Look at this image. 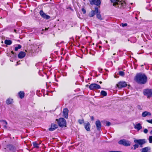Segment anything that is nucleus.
I'll use <instances>...</instances> for the list:
<instances>
[{"label": "nucleus", "instance_id": "1", "mask_svg": "<svg viewBox=\"0 0 152 152\" xmlns=\"http://www.w3.org/2000/svg\"><path fill=\"white\" fill-rule=\"evenodd\" d=\"M134 80L140 84H144L147 81V77L144 73H137L134 78Z\"/></svg>", "mask_w": 152, "mask_h": 152}, {"label": "nucleus", "instance_id": "2", "mask_svg": "<svg viewBox=\"0 0 152 152\" xmlns=\"http://www.w3.org/2000/svg\"><path fill=\"white\" fill-rule=\"evenodd\" d=\"M112 3H113V5L120 8L122 9L125 8L126 6V3L122 0H110Z\"/></svg>", "mask_w": 152, "mask_h": 152}, {"label": "nucleus", "instance_id": "3", "mask_svg": "<svg viewBox=\"0 0 152 152\" xmlns=\"http://www.w3.org/2000/svg\"><path fill=\"white\" fill-rule=\"evenodd\" d=\"M134 142L136 144L133 145L134 150H135L139 147V145H140L141 148L142 147V145L146 142L145 140L143 139H135L134 140Z\"/></svg>", "mask_w": 152, "mask_h": 152}, {"label": "nucleus", "instance_id": "4", "mask_svg": "<svg viewBox=\"0 0 152 152\" xmlns=\"http://www.w3.org/2000/svg\"><path fill=\"white\" fill-rule=\"evenodd\" d=\"M58 124L61 127L66 126V122L65 119L63 118H60L58 121Z\"/></svg>", "mask_w": 152, "mask_h": 152}, {"label": "nucleus", "instance_id": "5", "mask_svg": "<svg viewBox=\"0 0 152 152\" xmlns=\"http://www.w3.org/2000/svg\"><path fill=\"white\" fill-rule=\"evenodd\" d=\"M143 94L145 96H147L148 98L152 97V89H146L143 90Z\"/></svg>", "mask_w": 152, "mask_h": 152}, {"label": "nucleus", "instance_id": "6", "mask_svg": "<svg viewBox=\"0 0 152 152\" xmlns=\"http://www.w3.org/2000/svg\"><path fill=\"white\" fill-rule=\"evenodd\" d=\"M118 143L120 145H122L125 146H130L131 144L130 141L124 139L119 140Z\"/></svg>", "mask_w": 152, "mask_h": 152}, {"label": "nucleus", "instance_id": "7", "mask_svg": "<svg viewBox=\"0 0 152 152\" xmlns=\"http://www.w3.org/2000/svg\"><path fill=\"white\" fill-rule=\"evenodd\" d=\"M89 88L91 90H94L101 88L100 85L96 83H92L89 86Z\"/></svg>", "mask_w": 152, "mask_h": 152}, {"label": "nucleus", "instance_id": "8", "mask_svg": "<svg viewBox=\"0 0 152 152\" xmlns=\"http://www.w3.org/2000/svg\"><path fill=\"white\" fill-rule=\"evenodd\" d=\"M90 4L91 5L95 4L99 6L101 4L100 0H89Z\"/></svg>", "mask_w": 152, "mask_h": 152}, {"label": "nucleus", "instance_id": "9", "mask_svg": "<svg viewBox=\"0 0 152 152\" xmlns=\"http://www.w3.org/2000/svg\"><path fill=\"white\" fill-rule=\"evenodd\" d=\"M39 14L42 18L46 19H49L50 18V16L46 14L42 10L40 11Z\"/></svg>", "mask_w": 152, "mask_h": 152}, {"label": "nucleus", "instance_id": "10", "mask_svg": "<svg viewBox=\"0 0 152 152\" xmlns=\"http://www.w3.org/2000/svg\"><path fill=\"white\" fill-rule=\"evenodd\" d=\"M127 86L126 83L124 81L120 82L117 84V86L119 88L125 87Z\"/></svg>", "mask_w": 152, "mask_h": 152}, {"label": "nucleus", "instance_id": "11", "mask_svg": "<svg viewBox=\"0 0 152 152\" xmlns=\"http://www.w3.org/2000/svg\"><path fill=\"white\" fill-rule=\"evenodd\" d=\"M95 11H96V17L98 19L100 20H103V18L102 17L101 15L100 14V11L98 10L97 7H95Z\"/></svg>", "mask_w": 152, "mask_h": 152}, {"label": "nucleus", "instance_id": "12", "mask_svg": "<svg viewBox=\"0 0 152 152\" xmlns=\"http://www.w3.org/2000/svg\"><path fill=\"white\" fill-rule=\"evenodd\" d=\"M68 112L69 110L67 108H65L64 109L63 113L64 117L66 118H68Z\"/></svg>", "mask_w": 152, "mask_h": 152}, {"label": "nucleus", "instance_id": "13", "mask_svg": "<svg viewBox=\"0 0 152 152\" xmlns=\"http://www.w3.org/2000/svg\"><path fill=\"white\" fill-rule=\"evenodd\" d=\"M95 124L96 126V129L97 130L100 131L101 129V123L100 121L98 120L95 122Z\"/></svg>", "mask_w": 152, "mask_h": 152}, {"label": "nucleus", "instance_id": "14", "mask_svg": "<svg viewBox=\"0 0 152 152\" xmlns=\"http://www.w3.org/2000/svg\"><path fill=\"white\" fill-rule=\"evenodd\" d=\"M58 125L55 124H51V127L49 129V130L50 131H52L58 128Z\"/></svg>", "mask_w": 152, "mask_h": 152}, {"label": "nucleus", "instance_id": "15", "mask_svg": "<svg viewBox=\"0 0 152 152\" xmlns=\"http://www.w3.org/2000/svg\"><path fill=\"white\" fill-rule=\"evenodd\" d=\"M7 148L12 152H14L15 151V147L12 145H7Z\"/></svg>", "mask_w": 152, "mask_h": 152}, {"label": "nucleus", "instance_id": "16", "mask_svg": "<svg viewBox=\"0 0 152 152\" xmlns=\"http://www.w3.org/2000/svg\"><path fill=\"white\" fill-rule=\"evenodd\" d=\"M84 126L85 129L87 131L89 132L91 131V125L89 122H88L87 123H85Z\"/></svg>", "mask_w": 152, "mask_h": 152}, {"label": "nucleus", "instance_id": "17", "mask_svg": "<svg viewBox=\"0 0 152 152\" xmlns=\"http://www.w3.org/2000/svg\"><path fill=\"white\" fill-rule=\"evenodd\" d=\"M26 56V53L24 52H20L18 55V57L19 58H24Z\"/></svg>", "mask_w": 152, "mask_h": 152}, {"label": "nucleus", "instance_id": "18", "mask_svg": "<svg viewBox=\"0 0 152 152\" xmlns=\"http://www.w3.org/2000/svg\"><path fill=\"white\" fill-rule=\"evenodd\" d=\"M0 122L1 123H2V124L3 126V128L4 129H7V122L6 121L3 120H1L0 121Z\"/></svg>", "mask_w": 152, "mask_h": 152}, {"label": "nucleus", "instance_id": "19", "mask_svg": "<svg viewBox=\"0 0 152 152\" xmlns=\"http://www.w3.org/2000/svg\"><path fill=\"white\" fill-rule=\"evenodd\" d=\"M151 148L149 147H146L140 149V151L141 152H148L149 150H150Z\"/></svg>", "mask_w": 152, "mask_h": 152}, {"label": "nucleus", "instance_id": "20", "mask_svg": "<svg viewBox=\"0 0 152 152\" xmlns=\"http://www.w3.org/2000/svg\"><path fill=\"white\" fill-rule=\"evenodd\" d=\"M151 115V113L149 112L145 111L142 113V116L143 117H145L147 115L150 116Z\"/></svg>", "mask_w": 152, "mask_h": 152}, {"label": "nucleus", "instance_id": "21", "mask_svg": "<svg viewBox=\"0 0 152 152\" xmlns=\"http://www.w3.org/2000/svg\"><path fill=\"white\" fill-rule=\"evenodd\" d=\"M13 102V101L12 99L10 98H9L7 99L6 101V104L7 105L11 104Z\"/></svg>", "mask_w": 152, "mask_h": 152}, {"label": "nucleus", "instance_id": "22", "mask_svg": "<svg viewBox=\"0 0 152 152\" xmlns=\"http://www.w3.org/2000/svg\"><path fill=\"white\" fill-rule=\"evenodd\" d=\"M18 94L20 99H23L24 97L25 93L23 91H20L18 93Z\"/></svg>", "mask_w": 152, "mask_h": 152}, {"label": "nucleus", "instance_id": "23", "mask_svg": "<svg viewBox=\"0 0 152 152\" xmlns=\"http://www.w3.org/2000/svg\"><path fill=\"white\" fill-rule=\"evenodd\" d=\"M134 128L139 131L142 129V127L140 124V123H138L135 126Z\"/></svg>", "mask_w": 152, "mask_h": 152}, {"label": "nucleus", "instance_id": "24", "mask_svg": "<svg viewBox=\"0 0 152 152\" xmlns=\"http://www.w3.org/2000/svg\"><path fill=\"white\" fill-rule=\"evenodd\" d=\"M96 13V12L95 9V10H92L89 14V16L90 17H93L94 15Z\"/></svg>", "mask_w": 152, "mask_h": 152}, {"label": "nucleus", "instance_id": "25", "mask_svg": "<svg viewBox=\"0 0 152 152\" xmlns=\"http://www.w3.org/2000/svg\"><path fill=\"white\" fill-rule=\"evenodd\" d=\"M12 41L10 40H6L4 41V43L7 45H10L12 43Z\"/></svg>", "mask_w": 152, "mask_h": 152}, {"label": "nucleus", "instance_id": "26", "mask_svg": "<svg viewBox=\"0 0 152 152\" xmlns=\"http://www.w3.org/2000/svg\"><path fill=\"white\" fill-rule=\"evenodd\" d=\"M32 144L34 148H39V144L36 142H33Z\"/></svg>", "mask_w": 152, "mask_h": 152}, {"label": "nucleus", "instance_id": "27", "mask_svg": "<svg viewBox=\"0 0 152 152\" xmlns=\"http://www.w3.org/2000/svg\"><path fill=\"white\" fill-rule=\"evenodd\" d=\"M101 95L103 96H106L107 95V93L105 91H102L100 93Z\"/></svg>", "mask_w": 152, "mask_h": 152}, {"label": "nucleus", "instance_id": "28", "mask_svg": "<svg viewBox=\"0 0 152 152\" xmlns=\"http://www.w3.org/2000/svg\"><path fill=\"white\" fill-rule=\"evenodd\" d=\"M21 48V46L20 45H18V46L16 47L15 48V51H17L18 50Z\"/></svg>", "mask_w": 152, "mask_h": 152}, {"label": "nucleus", "instance_id": "29", "mask_svg": "<svg viewBox=\"0 0 152 152\" xmlns=\"http://www.w3.org/2000/svg\"><path fill=\"white\" fill-rule=\"evenodd\" d=\"M118 73L119 75L121 76H124L125 75L124 72L123 71H119Z\"/></svg>", "mask_w": 152, "mask_h": 152}, {"label": "nucleus", "instance_id": "30", "mask_svg": "<svg viewBox=\"0 0 152 152\" xmlns=\"http://www.w3.org/2000/svg\"><path fill=\"white\" fill-rule=\"evenodd\" d=\"M78 122L80 124H82L84 123V121L83 119H79L78 120Z\"/></svg>", "mask_w": 152, "mask_h": 152}, {"label": "nucleus", "instance_id": "31", "mask_svg": "<svg viewBox=\"0 0 152 152\" xmlns=\"http://www.w3.org/2000/svg\"><path fill=\"white\" fill-rule=\"evenodd\" d=\"M149 142L150 143L152 142V136H150L149 138Z\"/></svg>", "mask_w": 152, "mask_h": 152}, {"label": "nucleus", "instance_id": "32", "mask_svg": "<svg viewBox=\"0 0 152 152\" xmlns=\"http://www.w3.org/2000/svg\"><path fill=\"white\" fill-rule=\"evenodd\" d=\"M130 39H131V40H132V39H134V40L133 42H132V41H131V42H132L134 43V42H136V38H135V37H132Z\"/></svg>", "mask_w": 152, "mask_h": 152}, {"label": "nucleus", "instance_id": "33", "mask_svg": "<svg viewBox=\"0 0 152 152\" xmlns=\"http://www.w3.org/2000/svg\"><path fill=\"white\" fill-rule=\"evenodd\" d=\"M127 25V24L126 23H122L121 24V26L122 27L126 26Z\"/></svg>", "mask_w": 152, "mask_h": 152}, {"label": "nucleus", "instance_id": "34", "mask_svg": "<svg viewBox=\"0 0 152 152\" xmlns=\"http://www.w3.org/2000/svg\"><path fill=\"white\" fill-rule=\"evenodd\" d=\"M111 124V123L109 121H107L106 122V126H110Z\"/></svg>", "mask_w": 152, "mask_h": 152}, {"label": "nucleus", "instance_id": "35", "mask_svg": "<svg viewBox=\"0 0 152 152\" xmlns=\"http://www.w3.org/2000/svg\"><path fill=\"white\" fill-rule=\"evenodd\" d=\"M82 11L83 12L84 14H85L86 12V11L84 8L82 9Z\"/></svg>", "mask_w": 152, "mask_h": 152}, {"label": "nucleus", "instance_id": "36", "mask_svg": "<svg viewBox=\"0 0 152 152\" xmlns=\"http://www.w3.org/2000/svg\"><path fill=\"white\" fill-rule=\"evenodd\" d=\"M146 121L148 123L152 124V119L150 120H148Z\"/></svg>", "mask_w": 152, "mask_h": 152}, {"label": "nucleus", "instance_id": "37", "mask_svg": "<svg viewBox=\"0 0 152 152\" xmlns=\"http://www.w3.org/2000/svg\"><path fill=\"white\" fill-rule=\"evenodd\" d=\"M11 53L13 55L12 56V57H14L15 56V54L13 52V51H12L11 52Z\"/></svg>", "mask_w": 152, "mask_h": 152}, {"label": "nucleus", "instance_id": "38", "mask_svg": "<svg viewBox=\"0 0 152 152\" xmlns=\"http://www.w3.org/2000/svg\"><path fill=\"white\" fill-rule=\"evenodd\" d=\"M143 132L145 133L146 134L148 132V130L147 129H144Z\"/></svg>", "mask_w": 152, "mask_h": 152}, {"label": "nucleus", "instance_id": "39", "mask_svg": "<svg viewBox=\"0 0 152 152\" xmlns=\"http://www.w3.org/2000/svg\"><path fill=\"white\" fill-rule=\"evenodd\" d=\"M109 152H122L120 151H109Z\"/></svg>", "mask_w": 152, "mask_h": 152}, {"label": "nucleus", "instance_id": "40", "mask_svg": "<svg viewBox=\"0 0 152 152\" xmlns=\"http://www.w3.org/2000/svg\"><path fill=\"white\" fill-rule=\"evenodd\" d=\"M137 107L138 109L141 110L142 109V108H141V106L140 105H138L137 106Z\"/></svg>", "mask_w": 152, "mask_h": 152}, {"label": "nucleus", "instance_id": "41", "mask_svg": "<svg viewBox=\"0 0 152 152\" xmlns=\"http://www.w3.org/2000/svg\"><path fill=\"white\" fill-rule=\"evenodd\" d=\"M91 120H92V121H93L94 120V117L93 116H91Z\"/></svg>", "mask_w": 152, "mask_h": 152}, {"label": "nucleus", "instance_id": "42", "mask_svg": "<svg viewBox=\"0 0 152 152\" xmlns=\"http://www.w3.org/2000/svg\"><path fill=\"white\" fill-rule=\"evenodd\" d=\"M150 134H152V130L150 132Z\"/></svg>", "mask_w": 152, "mask_h": 152}, {"label": "nucleus", "instance_id": "43", "mask_svg": "<svg viewBox=\"0 0 152 152\" xmlns=\"http://www.w3.org/2000/svg\"><path fill=\"white\" fill-rule=\"evenodd\" d=\"M99 83H100V84L102 83V82H101V81H100V82H99Z\"/></svg>", "mask_w": 152, "mask_h": 152}, {"label": "nucleus", "instance_id": "44", "mask_svg": "<svg viewBox=\"0 0 152 152\" xmlns=\"http://www.w3.org/2000/svg\"><path fill=\"white\" fill-rule=\"evenodd\" d=\"M58 44H59V43H57V45H58Z\"/></svg>", "mask_w": 152, "mask_h": 152}, {"label": "nucleus", "instance_id": "45", "mask_svg": "<svg viewBox=\"0 0 152 152\" xmlns=\"http://www.w3.org/2000/svg\"><path fill=\"white\" fill-rule=\"evenodd\" d=\"M135 18H136L137 19V18L136 17H135Z\"/></svg>", "mask_w": 152, "mask_h": 152}, {"label": "nucleus", "instance_id": "46", "mask_svg": "<svg viewBox=\"0 0 152 152\" xmlns=\"http://www.w3.org/2000/svg\"><path fill=\"white\" fill-rule=\"evenodd\" d=\"M115 53H114V54H113V55H115Z\"/></svg>", "mask_w": 152, "mask_h": 152}, {"label": "nucleus", "instance_id": "47", "mask_svg": "<svg viewBox=\"0 0 152 152\" xmlns=\"http://www.w3.org/2000/svg\"><path fill=\"white\" fill-rule=\"evenodd\" d=\"M15 31H16V30H15Z\"/></svg>", "mask_w": 152, "mask_h": 152}, {"label": "nucleus", "instance_id": "48", "mask_svg": "<svg viewBox=\"0 0 152 152\" xmlns=\"http://www.w3.org/2000/svg\"><path fill=\"white\" fill-rule=\"evenodd\" d=\"M84 1H85V0H83Z\"/></svg>", "mask_w": 152, "mask_h": 152}]
</instances>
